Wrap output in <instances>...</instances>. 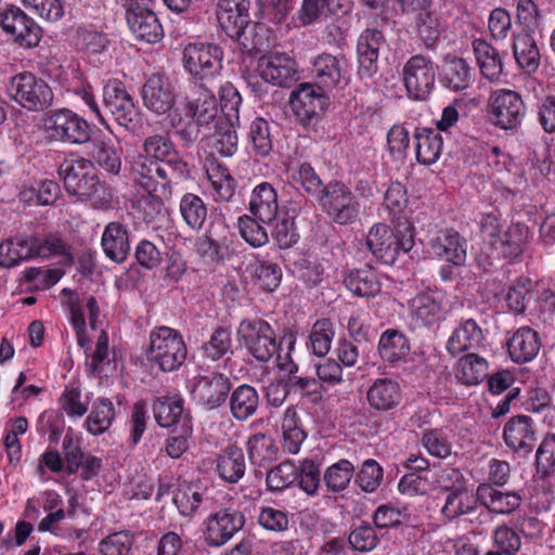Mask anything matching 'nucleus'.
I'll return each mask as SVG.
<instances>
[{
  "label": "nucleus",
  "mask_w": 555,
  "mask_h": 555,
  "mask_svg": "<svg viewBox=\"0 0 555 555\" xmlns=\"http://www.w3.org/2000/svg\"><path fill=\"white\" fill-rule=\"evenodd\" d=\"M176 96L172 81L164 75H152L142 88L144 106L157 115L170 112L176 104Z\"/></svg>",
  "instance_id": "4be33fe9"
},
{
  "label": "nucleus",
  "mask_w": 555,
  "mask_h": 555,
  "mask_svg": "<svg viewBox=\"0 0 555 555\" xmlns=\"http://www.w3.org/2000/svg\"><path fill=\"white\" fill-rule=\"evenodd\" d=\"M480 232L486 244L505 259H517L529 242V228L524 223L506 222L496 214H486L480 220Z\"/></svg>",
  "instance_id": "7ed1b4c3"
},
{
  "label": "nucleus",
  "mask_w": 555,
  "mask_h": 555,
  "mask_svg": "<svg viewBox=\"0 0 555 555\" xmlns=\"http://www.w3.org/2000/svg\"><path fill=\"white\" fill-rule=\"evenodd\" d=\"M433 254L454 266L466 261L467 242L456 231H440L430 243Z\"/></svg>",
  "instance_id": "c85d7f7f"
},
{
  "label": "nucleus",
  "mask_w": 555,
  "mask_h": 555,
  "mask_svg": "<svg viewBox=\"0 0 555 555\" xmlns=\"http://www.w3.org/2000/svg\"><path fill=\"white\" fill-rule=\"evenodd\" d=\"M298 479V467L294 462L285 461L267 474V486L272 491L283 490Z\"/></svg>",
  "instance_id": "13d9d810"
},
{
  "label": "nucleus",
  "mask_w": 555,
  "mask_h": 555,
  "mask_svg": "<svg viewBox=\"0 0 555 555\" xmlns=\"http://www.w3.org/2000/svg\"><path fill=\"white\" fill-rule=\"evenodd\" d=\"M347 61L344 56L321 53L312 61V74L315 85L323 90H333L347 79Z\"/></svg>",
  "instance_id": "b1692460"
},
{
  "label": "nucleus",
  "mask_w": 555,
  "mask_h": 555,
  "mask_svg": "<svg viewBox=\"0 0 555 555\" xmlns=\"http://www.w3.org/2000/svg\"><path fill=\"white\" fill-rule=\"evenodd\" d=\"M242 98L238 91L229 82L220 88V109L231 127L240 126L238 109Z\"/></svg>",
  "instance_id": "680f3d73"
},
{
  "label": "nucleus",
  "mask_w": 555,
  "mask_h": 555,
  "mask_svg": "<svg viewBox=\"0 0 555 555\" xmlns=\"http://www.w3.org/2000/svg\"><path fill=\"white\" fill-rule=\"evenodd\" d=\"M206 358L217 361L222 358L230 359L233 354L232 337L230 330L225 327L216 328L209 339L202 347Z\"/></svg>",
  "instance_id": "3c124183"
},
{
  "label": "nucleus",
  "mask_w": 555,
  "mask_h": 555,
  "mask_svg": "<svg viewBox=\"0 0 555 555\" xmlns=\"http://www.w3.org/2000/svg\"><path fill=\"white\" fill-rule=\"evenodd\" d=\"M126 17L137 39L155 43L163 38V27L152 10L141 5L131 7L127 10Z\"/></svg>",
  "instance_id": "393cba45"
},
{
  "label": "nucleus",
  "mask_w": 555,
  "mask_h": 555,
  "mask_svg": "<svg viewBox=\"0 0 555 555\" xmlns=\"http://www.w3.org/2000/svg\"><path fill=\"white\" fill-rule=\"evenodd\" d=\"M132 546V538L126 532H115L103 539L99 544L100 555H128Z\"/></svg>",
  "instance_id": "774afa93"
},
{
  "label": "nucleus",
  "mask_w": 555,
  "mask_h": 555,
  "mask_svg": "<svg viewBox=\"0 0 555 555\" xmlns=\"http://www.w3.org/2000/svg\"><path fill=\"white\" fill-rule=\"evenodd\" d=\"M223 52L212 43H190L183 51V63L190 75L205 89L222 80Z\"/></svg>",
  "instance_id": "423d86ee"
},
{
  "label": "nucleus",
  "mask_w": 555,
  "mask_h": 555,
  "mask_svg": "<svg viewBox=\"0 0 555 555\" xmlns=\"http://www.w3.org/2000/svg\"><path fill=\"white\" fill-rule=\"evenodd\" d=\"M493 550L485 555H515L521 546L519 534L506 525L498 526L492 533Z\"/></svg>",
  "instance_id": "603ef678"
},
{
  "label": "nucleus",
  "mask_w": 555,
  "mask_h": 555,
  "mask_svg": "<svg viewBox=\"0 0 555 555\" xmlns=\"http://www.w3.org/2000/svg\"><path fill=\"white\" fill-rule=\"evenodd\" d=\"M514 56L517 64L528 73H533L540 65V52L534 39L528 34H520L514 40Z\"/></svg>",
  "instance_id": "c03bdc74"
},
{
  "label": "nucleus",
  "mask_w": 555,
  "mask_h": 555,
  "mask_svg": "<svg viewBox=\"0 0 555 555\" xmlns=\"http://www.w3.org/2000/svg\"><path fill=\"white\" fill-rule=\"evenodd\" d=\"M327 216L338 224H349L357 220L360 205L344 183H328L319 198Z\"/></svg>",
  "instance_id": "9b49d317"
},
{
  "label": "nucleus",
  "mask_w": 555,
  "mask_h": 555,
  "mask_svg": "<svg viewBox=\"0 0 555 555\" xmlns=\"http://www.w3.org/2000/svg\"><path fill=\"white\" fill-rule=\"evenodd\" d=\"M236 334L241 346L257 361L268 362L278 354L281 343L267 321L245 319L238 324Z\"/></svg>",
  "instance_id": "0eeeda50"
},
{
  "label": "nucleus",
  "mask_w": 555,
  "mask_h": 555,
  "mask_svg": "<svg viewBox=\"0 0 555 555\" xmlns=\"http://www.w3.org/2000/svg\"><path fill=\"white\" fill-rule=\"evenodd\" d=\"M410 310L423 325L430 326L446 319L450 305L442 291L430 289L412 298Z\"/></svg>",
  "instance_id": "aec40b11"
},
{
  "label": "nucleus",
  "mask_w": 555,
  "mask_h": 555,
  "mask_svg": "<svg viewBox=\"0 0 555 555\" xmlns=\"http://www.w3.org/2000/svg\"><path fill=\"white\" fill-rule=\"evenodd\" d=\"M30 241L34 242V257L59 256L63 257L64 262H72L73 260L69 245L59 234L51 233L42 240L30 236Z\"/></svg>",
  "instance_id": "09e8293b"
},
{
  "label": "nucleus",
  "mask_w": 555,
  "mask_h": 555,
  "mask_svg": "<svg viewBox=\"0 0 555 555\" xmlns=\"http://www.w3.org/2000/svg\"><path fill=\"white\" fill-rule=\"evenodd\" d=\"M474 52L482 76L489 80L499 79L503 73L499 51L483 40H475Z\"/></svg>",
  "instance_id": "a19ab883"
},
{
  "label": "nucleus",
  "mask_w": 555,
  "mask_h": 555,
  "mask_svg": "<svg viewBox=\"0 0 555 555\" xmlns=\"http://www.w3.org/2000/svg\"><path fill=\"white\" fill-rule=\"evenodd\" d=\"M249 0H219L217 18L228 37L238 41L246 50L261 51L267 47L266 28L250 24Z\"/></svg>",
  "instance_id": "f257e3e1"
},
{
  "label": "nucleus",
  "mask_w": 555,
  "mask_h": 555,
  "mask_svg": "<svg viewBox=\"0 0 555 555\" xmlns=\"http://www.w3.org/2000/svg\"><path fill=\"white\" fill-rule=\"evenodd\" d=\"M422 444L430 455L438 459H446L452 453V443L449 437L440 429L424 430Z\"/></svg>",
  "instance_id": "e2e57ef3"
},
{
  "label": "nucleus",
  "mask_w": 555,
  "mask_h": 555,
  "mask_svg": "<svg viewBox=\"0 0 555 555\" xmlns=\"http://www.w3.org/2000/svg\"><path fill=\"white\" fill-rule=\"evenodd\" d=\"M505 443L516 452L528 454L537 441V430L531 417L518 415L511 418L504 427Z\"/></svg>",
  "instance_id": "a878e982"
},
{
  "label": "nucleus",
  "mask_w": 555,
  "mask_h": 555,
  "mask_svg": "<svg viewBox=\"0 0 555 555\" xmlns=\"http://www.w3.org/2000/svg\"><path fill=\"white\" fill-rule=\"evenodd\" d=\"M65 190L79 199L91 198L96 195L103 185L93 172L92 163L80 158L64 162L59 169Z\"/></svg>",
  "instance_id": "1a4fd4ad"
},
{
  "label": "nucleus",
  "mask_w": 555,
  "mask_h": 555,
  "mask_svg": "<svg viewBox=\"0 0 555 555\" xmlns=\"http://www.w3.org/2000/svg\"><path fill=\"white\" fill-rule=\"evenodd\" d=\"M101 245L111 260L118 263L126 260L130 250L127 227L120 222H109L102 234Z\"/></svg>",
  "instance_id": "7c9ffc66"
},
{
  "label": "nucleus",
  "mask_w": 555,
  "mask_h": 555,
  "mask_svg": "<svg viewBox=\"0 0 555 555\" xmlns=\"http://www.w3.org/2000/svg\"><path fill=\"white\" fill-rule=\"evenodd\" d=\"M246 462L242 449L227 447L217 459L216 472L225 482L236 483L245 474Z\"/></svg>",
  "instance_id": "72a5a7b5"
},
{
  "label": "nucleus",
  "mask_w": 555,
  "mask_h": 555,
  "mask_svg": "<svg viewBox=\"0 0 555 555\" xmlns=\"http://www.w3.org/2000/svg\"><path fill=\"white\" fill-rule=\"evenodd\" d=\"M253 275L260 287L267 292L274 291L281 281L282 271L280 267L269 261H258L253 269Z\"/></svg>",
  "instance_id": "69168bd1"
},
{
  "label": "nucleus",
  "mask_w": 555,
  "mask_h": 555,
  "mask_svg": "<svg viewBox=\"0 0 555 555\" xmlns=\"http://www.w3.org/2000/svg\"><path fill=\"white\" fill-rule=\"evenodd\" d=\"M249 139L254 151L260 156H267L272 151V140L269 122L261 118H255L249 126Z\"/></svg>",
  "instance_id": "0e129e2a"
},
{
  "label": "nucleus",
  "mask_w": 555,
  "mask_h": 555,
  "mask_svg": "<svg viewBox=\"0 0 555 555\" xmlns=\"http://www.w3.org/2000/svg\"><path fill=\"white\" fill-rule=\"evenodd\" d=\"M326 92L312 83H301L292 92L289 103L300 122L309 125L325 111Z\"/></svg>",
  "instance_id": "f3484780"
},
{
  "label": "nucleus",
  "mask_w": 555,
  "mask_h": 555,
  "mask_svg": "<svg viewBox=\"0 0 555 555\" xmlns=\"http://www.w3.org/2000/svg\"><path fill=\"white\" fill-rule=\"evenodd\" d=\"M103 104L105 112L111 114L120 126L130 131L137 129L139 112L121 82L115 80L104 86Z\"/></svg>",
  "instance_id": "dca6fc26"
},
{
  "label": "nucleus",
  "mask_w": 555,
  "mask_h": 555,
  "mask_svg": "<svg viewBox=\"0 0 555 555\" xmlns=\"http://www.w3.org/2000/svg\"><path fill=\"white\" fill-rule=\"evenodd\" d=\"M334 332L328 320L318 321L309 335L308 348L317 357H324L331 349Z\"/></svg>",
  "instance_id": "bf43d9fd"
},
{
  "label": "nucleus",
  "mask_w": 555,
  "mask_h": 555,
  "mask_svg": "<svg viewBox=\"0 0 555 555\" xmlns=\"http://www.w3.org/2000/svg\"><path fill=\"white\" fill-rule=\"evenodd\" d=\"M245 524L244 514L232 507L221 508L210 514L204 521L205 542L218 547L230 541Z\"/></svg>",
  "instance_id": "2eb2a0df"
},
{
  "label": "nucleus",
  "mask_w": 555,
  "mask_h": 555,
  "mask_svg": "<svg viewBox=\"0 0 555 555\" xmlns=\"http://www.w3.org/2000/svg\"><path fill=\"white\" fill-rule=\"evenodd\" d=\"M114 418L115 410L112 401L106 398H99L94 401L85 426L90 434L94 436L102 435L111 427Z\"/></svg>",
  "instance_id": "79ce46f5"
},
{
  "label": "nucleus",
  "mask_w": 555,
  "mask_h": 555,
  "mask_svg": "<svg viewBox=\"0 0 555 555\" xmlns=\"http://www.w3.org/2000/svg\"><path fill=\"white\" fill-rule=\"evenodd\" d=\"M540 347L538 333L530 327L517 330L507 343L509 357L516 363L533 360Z\"/></svg>",
  "instance_id": "2f4dec72"
},
{
  "label": "nucleus",
  "mask_w": 555,
  "mask_h": 555,
  "mask_svg": "<svg viewBox=\"0 0 555 555\" xmlns=\"http://www.w3.org/2000/svg\"><path fill=\"white\" fill-rule=\"evenodd\" d=\"M533 284L529 279L516 280L506 294L507 306L516 314L522 313L532 297Z\"/></svg>",
  "instance_id": "052dcab7"
},
{
  "label": "nucleus",
  "mask_w": 555,
  "mask_h": 555,
  "mask_svg": "<svg viewBox=\"0 0 555 555\" xmlns=\"http://www.w3.org/2000/svg\"><path fill=\"white\" fill-rule=\"evenodd\" d=\"M488 375V361L475 352L463 356L457 362L456 378L465 385L480 384Z\"/></svg>",
  "instance_id": "ea45409f"
},
{
  "label": "nucleus",
  "mask_w": 555,
  "mask_h": 555,
  "mask_svg": "<svg viewBox=\"0 0 555 555\" xmlns=\"http://www.w3.org/2000/svg\"><path fill=\"white\" fill-rule=\"evenodd\" d=\"M153 412L159 426L170 427L182 416L183 400L179 396L157 397L153 402Z\"/></svg>",
  "instance_id": "a18cd8bd"
},
{
  "label": "nucleus",
  "mask_w": 555,
  "mask_h": 555,
  "mask_svg": "<svg viewBox=\"0 0 555 555\" xmlns=\"http://www.w3.org/2000/svg\"><path fill=\"white\" fill-rule=\"evenodd\" d=\"M344 283L360 297H373L380 292V283L372 270H353L345 276Z\"/></svg>",
  "instance_id": "49530a36"
},
{
  "label": "nucleus",
  "mask_w": 555,
  "mask_h": 555,
  "mask_svg": "<svg viewBox=\"0 0 555 555\" xmlns=\"http://www.w3.org/2000/svg\"><path fill=\"white\" fill-rule=\"evenodd\" d=\"M369 250L383 263L395 264L401 254L414 246L413 225L408 220H399L395 229L384 223L374 224L365 240Z\"/></svg>",
  "instance_id": "20e7f679"
},
{
  "label": "nucleus",
  "mask_w": 555,
  "mask_h": 555,
  "mask_svg": "<svg viewBox=\"0 0 555 555\" xmlns=\"http://www.w3.org/2000/svg\"><path fill=\"white\" fill-rule=\"evenodd\" d=\"M205 501V493L193 486H182L173 496V503L183 516L192 517Z\"/></svg>",
  "instance_id": "4d7b16f0"
},
{
  "label": "nucleus",
  "mask_w": 555,
  "mask_h": 555,
  "mask_svg": "<svg viewBox=\"0 0 555 555\" xmlns=\"http://www.w3.org/2000/svg\"><path fill=\"white\" fill-rule=\"evenodd\" d=\"M131 172L135 184L143 189L147 196L140 202L151 206L152 212L159 214L164 208V201L171 196V185L182 180L171 176L166 166L139 155L132 163Z\"/></svg>",
  "instance_id": "f03ea898"
},
{
  "label": "nucleus",
  "mask_w": 555,
  "mask_h": 555,
  "mask_svg": "<svg viewBox=\"0 0 555 555\" xmlns=\"http://www.w3.org/2000/svg\"><path fill=\"white\" fill-rule=\"evenodd\" d=\"M350 4L351 0H304L298 17L308 25L321 17L346 13Z\"/></svg>",
  "instance_id": "c9c22d12"
},
{
  "label": "nucleus",
  "mask_w": 555,
  "mask_h": 555,
  "mask_svg": "<svg viewBox=\"0 0 555 555\" xmlns=\"http://www.w3.org/2000/svg\"><path fill=\"white\" fill-rule=\"evenodd\" d=\"M255 217L243 216L238 219V228L242 237L251 246L259 247L268 242L267 230Z\"/></svg>",
  "instance_id": "338daca9"
},
{
  "label": "nucleus",
  "mask_w": 555,
  "mask_h": 555,
  "mask_svg": "<svg viewBox=\"0 0 555 555\" xmlns=\"http://www.w3.org/2000/svg\"><path fill=\"white\" fill-rule=\"evenodd\" d=\"M230 411L237 421H246L253 416L259 405V395L249 385L243 384L236 387L229 398Z\"/></svg>",
  "instance_id": "4c0bfd02"
},
{
  "label": "nucleus",
  "mask_w": 555,
  "mask_h": 555,
  "mask_svg": "<svg viewBox=\"0 0 555 555\" xmlns=\"http://www.w3.org/2000/svg\"><path fill=\"white\" fill-rule=\"evenodd\" d=\"M144 157L164 163L171 176L184 179L188 175V164L180 157L171 140L162 134L147 137L143 142Z\"/></svg>",
  "instance_id": "6ab92c4d"
},
{
  "label": "nucleus",
  "mask_w": 555,
  "mask_h": 555,
  "mask_svg": "<svg viewBox=\"0 0 555 555\" xmlns=\"http://www.w3.org/2000/svg\"><path fill=\"white\" fill-rule=\"evenodd\" d=\"M209 89H206L198 99L189 105L192 118L204 128H209L211 125L216 126V119L219 114L217 100Z\"/></svg>",
  "instance_id": "de8ad7c7"
},
{
  "label": "nucleus",
  "mask_w": 555,
  "mask_h": 555,
  "mask_svg": "<svg viewBox=\"0 0 555 555\" xmlns=\"http://www.w3.org/2000/svg\"><path fill=\"white\" fill-rule=\"evenodd\" d=\"M186 357L188 348L179 331L168 326H158L151 331L146 358L160 371H177Z\"/></svg>",
  "instance_id": "39448f33"
},
{
  "label": "nucleus",
  "mask_w": 555,
  "mask_h": 555,
  "mask_svg": "<svg viewBox=\"0 0 555 555\" xmlns=\"http://www.w3.org/2000/svg\"><path fill=\"white\" fill-rule=\"evenodd\" d=\"M485 334L474 319L459 323L447 341V351L455 357L465 351L478 349L483 345Z\"/></svg>",
  "instance_id": "cd10ccee"
},
{
  "label": "nucleus",
  "mask_w": 555,
  "mask_h": 555,
  "mask_svg": "<svg viewBox=\"0 0 555 555\" xmlns=\"http://www.w3.org/2000/svg\"><path fill=\"white\" fill-rule=\"evenodd\" d=\"M3 30L14 36L15 40L24 47L31 48L39 43L40 27L23 10L11 5L0 15Z\"/></svg>",
  "instance_id": "412c9836"
},
{
  "label": "nucleus",
  "mask_w": 555,
  "mask_h": 555,
  "mask_svg": "<svg viewBox=\"0 0 555 555\" xmlns=\"http://www.w3.org/2000/svg\"><path fill=\"white\" fill-rule=\"evenodd\" d=\"M231 380L219 372L197 376L191 388L193 398L209 410L222 405L231 390Z\"/></svg>",
  "instance_id": "a211bd4d"
},
{
  "label": "nucleus",
  "mask_w": 555,
  "mask_h": 555,
  "mask_svg": "<svg viewBox=\"0 0 555 555\" xmlns=\"http://www.w3.org/2000/svg\"><path fill=\"white\" fill-rule=\"evenodd\" d=\"M366 399L374 410L389 411L399 403V386L390 378H377L369 388Z\"/></svg>",
  "instance_id": "f704fd0d"
},
{
  "label": "nucleus",
  "mask_w": 555,
  "mask_h": 555,
  "mask_svg": "<svg viewBox=\"0 0 555 555\" xmlns=\"http://www.w3.org/2000/svg\"><path fill=\"white\" fill-rule=\"evenodd\" d=\"M442 81L454 91L467 89L474 80V69L468 62L461 57L448 56L442 65Z\"/></svg>",
  "instance_id": "473e14b6"
},
{
  "label": "nucleus",
  "mask_w": 555,
  "mask_h": 555,
  "mask_svg": "<svg viewBox=\"0 0 555 555\" xmlns=\"http://www.w3.org/2000/svg\"><path fill=\"white\" fill-rule=\"evenodd\" d=\"M260 77L274 86L287 87L296 80V62L285 53H271L259 60Z\"/></svg>",
  "instance_id": "5701e85b"
},
{
  "label": "nucleus",
  "mask_w": 555,
  "mask_h": 555,
  "mask_svg": "<svg viewBox=\"0 0 555 555\" xmlns=\"http://www.w3.org/2000/svg\"><path fill=\"white\" fill-rule=\"evenodd\" d=\"M526 106L519 93L500 89L489 98V116L491 122L503 130H516L522 122Z\"/></svg>",
  "instance_id": "9d476101"
},
{
  "label": "nucleus",
  "mask_w": 555,
  "mask_h": 555,
  "mask_svg": "<svg viewBox=\"0 0 555 555\" xmlns=\"http://www.w3.org/2000/svg\"><path fill=\"white\" fill-rule=\"evenodd\" d=\"M410 351L406 336L398 330L385 331L378 341V354L383 361L396 363L404 359Z\"/></svg>",
  "instance_id": "58836bf2"
},
{
  "label": "nucleus",
  "mask_w": 555,
  "mask_h": 555,
  "mask_svg": "<svg viewBox=\"0 0 555 555\" xmlns=\"http://www.w3.org/2000/svg\"><path fill=\"white\" fill-rule=\"evenodd\" d=\"M354 466L348 460H339L328 466L323 480L328 491L337 493L344 491L353 477Z\"/></svg>",
  "instance_id": "864d4df0"
},
{
  "label": "nucleus",
  "mask_w": 555,
  "mask_h": 555,
  "mask_svg": "<svg viewBox=\"0 0 555 555\" xmlns=\"http://www.w3.org/2000/svg\"><path fill=\"white\" fill-rule=\"evenodd\" d=\"M480 512L470 524L482 527L491 521V513L509 514L520 506L521 496L515 491H503L491 483L479 485Z\"/></svg>",
  "instance_id": "ddd939ff"
},
{
  "label": "nucleus",
  "mask_w": 555,
  "mask_h": 555,
  "mask_svg": "<svg viewBox=\"0 0 555 555\" xmlns=\"http://www.w3.org/2000/svg\"><path fill=\"white\" fill-rule=\"evenodd\" d=\"M436 67L423 56H412L403 66L402 79L408 96L415 101H426L435 86Z\"/></svg>",
  "instance_id": "f8f14e48"
},
{
  "label": "nucleus",
  "mask_w": 555,
  "mask_h": 555,
  "mask_svg": "<svg viewBox=\"0 0 555 555\" xmlns=\"http://www.w3.org/2000/svg\"><path fill=\"white\" fill-rule=\"evenodd\" d=\"M91 157L106 172L118 175L121 168V154L118 149L106 141L95 140L92 142Z\"/></svg>",
  "instance_id": "8fccbe9b"
},
{
  "label": "nucleus",
  "mask_w": 555,
  "mask_h": 555,
  "mask_svg": "<svg viewBox=\"0 0 555 555\" xmlns=\"http://www.w3.org/2000/svg\"><path fill=\"white\" fill-rule=\"evenodd\" d=\"M414 138L416 140L418 163L426 166L435 164L439 159L443 147L441 134L430 128H417Z\"/></svg>",
  "instance_id": "e433bc0d"
},
{
  "label": "nucleus",
  "mask_w": 555,
  "mask_h": 555,
  "mask_svg": "<svg viewBox=\"0 0 555 555\" xmlns=\"http://www.w3.org/2000/svg\"><path fill=\"white\" fill-rule=\"evenodd\" d=\"M278 194L274 188L262 182L255 186L249 199V211L261 223L270 224L278 216Z\"/></svg>",
  "instance_id": "c756f323"
},
{
  "label": "nucleus",
  "mask_w": 555,
  "mask_h": 555,
  "mask_svg": "<svg viewBox=\"0 0 555 555\" xmlns=\"http://www.w3.org/2000/svg\"><path fill=\"white\" fill-rule=\"evenodd\" d=\"M416 28L427 48H434L441 33V23L433 10H425L416 15Z\"/></svg>",
  "instance_id": "6e6d98bb"
},
{
  "label": "nucleus",
  "mask_w": 555,
  "mask_h": 555,
  "mask_svg": "<svg viewBox=\"0 0 555 555\" xmlns=\"http://www.w3.org/2000/svg\"><path fill=\"white\" fill-rule=\"evenodd\" d=\"M478 505H480L479 486L475 492L470 491L468 487H464L447 493L444 504L441 507V514L449 520L467 516L470 521V518L476 517L480 512Z\"/></svg>",
  "instance_id": "bb28decb"
},
{
  "label": "nucleus",
  "mask_w": 555,
  "mask_h": 555,
  "mask_svg": "<svg viewBox=\"0 0 555 555\" xmlns=\"http://www.w3.org/2000/svg\"><path fill=\"white\" fill-rule=\"evenodd\" d=\"M34 242L30 237L9 240L0 244V266L12 268L34 257Z\"/></svg>",
  "instance_id": "37998d69"
},
{
  "label": "nucleus",
  "mask_w": 555,
  "mask_h": 555,
  "mask_svg": "<svg viewBox=\"0 0 555 555\" xmlns=\"http://www.w3.org/2000/svg\"><path fill=\"white\" fill-rule=\"evenodd\" d=\"M44 128L52 139L69 144H82L90 139L89 124L69 109L51 113L44 119Z\"/></svg>",
  "instance_id": "4468645a"
},
{
  "label": "nucleus",
  "mask_w": 555,
  "mask_h": 555,
  "mask_svg": "<svg viewBox=\"0 0 555 555\" xmlns=\"http://www.w3.org/2000/svg\"><path fill=\"white\" fill-rule=\"evenodd\" d=\"M9 95L22 107L39 112L52 105L53 93L49 85L31 73H22L11 78Z\"/></svg>",
  "instance_id": "6e6552de"
},
{
  "label": "nucleus",
  "mask_w": 555,
  "mask_h": 555,
  "mask_svg": "<svg viewBox=\"0 0 555 555\" xmlns=\"http://www.w3.org/2000/svg\"><path fill=\"white\" fill-rule=\"evenodd\" d=\"M180 212L185 223L193 230H201L206 217L207 208L203 199L192 193L182 196L180 201Z\"/></svg>",
  "instance_id": "5fc2aeb1"
}]
</instances>
